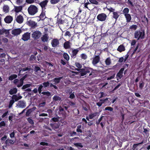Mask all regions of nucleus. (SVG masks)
<instances>
[{
	"label": "nucleus",
	"instance_id": "nucleus-1",
	"mask_svg": "<svg viewBox=\"0 0 150 150\" xmlns=\"http://www.w3.org/2000/svg\"><path fill=\"white\" fill-rule=\"evenodd\" d=\"M77 70L79 71V75L80 76H83L86 75L85 77L92 76L91 77H93L95 76L94 71L96 70L89 67H85L83 68L77 69Z\"/></svg>",
	"mask_w": 150,
	"mask_h": 150
},
{
	"label": "nucleus",
	"instance_id": "nucleus-2",
	"mask_svg": "<svg viewBox=\"0 0 150 150\" xmlns=\"http://www.w3.org/2000/svg\"><path fill=\"white\" fill-rule=\"evenodd\" d=\"M80 49V47L76 49L71 48L68 50V52L70 54L71 58L74 59L76 58V55L78 53Z\"/></svg>",
	"mask_w": 150,
	"mask_h": 150
},
{
	"label": "nucleus",
	"instance_id": "nucleus-3",
	"mask_svg": "<svg viewBox=\"0 0 150 150\" xmlns=\"http://www.w3.org/2000/svg\"><path fill=\"white\" fill-rule=\"evenodd\" d=\"M29 14L31 15H34L38 11V8L35 5H31L28 8Z\"/></svg>",
	"mask_w": 150,
	"mask_h": 150
},
{
	"label": "nucleus",
	"instance_id": "nucleus-4",
	"mask_svg": "<svg viewBox=\"0 0 150 150\" xmlns=\"http://www.w3.org/2000/svg\"><path fill=\"white\" fill-rule=\"evenodd\" d=\"M144 35L145 32L144 31H140L137 30L134 33V38L137 39L138 40L140 39H143Z\"/></svg>",
	"mask_w": 150,
	"mask_h": 150
},
{
	"label": "nucleus",
	"instance_id": "nucleus-5",
	"mask_svg": "<svg viewBox=\"0 0 150 150\" xmlns=\"http://www.w3.org/2000/svg\"><path fill=\"white\" fill-rule=\"evenodd\" d=\"M42 35L41 33L39 31L36 30L33 32L32 34V37L35 40L39 39Z\"/></svg>",
	"mask_w": 150,
	"mask_h": 150
},
{
	"label": "nucleus",
	"instance_id": "nucleus-6",
	"mask_svg": "<svg viewBox=\"0 0 150 150\" xmlns=\"http://www.w3.org/2000/svg\"><path fill=\"white\" fill-rule=\"evenodd\" d=\"M107 17V15L105 13H101L99 14L97 16V18L98 20L103 21H105L106 20Z\"/></svg>",
	"mask_w": 150,
	"mask_h": 150
},
{
	"label": "nucleus",
	"instance_id": "nucleus-7",
	"mask_svg": "<svg viewBox=\"0 0 150 150\" xmlns=\"http://www.w3.org/2000/svg\"><path fill=\"white\" fill-rule=\"evenodd\" d=\"M51 45L53 47H55L59 46V40L57 38H54L52 40Z\"/></svg>",
	"mask_w": 150,
	"mask_h": 150
},
{
	"label": "nucleus",
	"instance_id": "nucleus-8",
	"mask_svg": "<svg viewBox=\"0 0 150 150\" xmlns=\"http://www.w3.org/2000/svg\"><path fill=\"white\" fill-rule=\"evenodd\" d=\"M100 57L99 55H95L93 58L92 63L94 66H95L100 61Z\"/></svg>",
	"mask_w": 150,
	"mask_h": 150
},
{
	"label": "nucleus",
	"instance_id": "nucleus-9",
	"mask_svg": "<svg viewBox=\"0 0 150 150\" xmlns=\"http://www.w3.org/2000/svg\"><path fill=\"white\" fill-rule=\"evenodd\" d=\"M125 69L124 68H121L119 70V72L116 75V77L117 80H118L119 79H121L123 76V71Z\"/></svg>",
	"mask_w": 150,
	"mask_h": 150
},
{
	"label": "nucleus",
	"instance_id": "nucleus-10",
	"mask_svg": "<svg viewBox=\"0 0 150 150\" xmlns=\"http://www.w3.org/2000/svg\"><path fill=\"white\" fill-rule=\"evenodd\" d=\"M28 25L32 28H34L37 26V23L35 21L30 20L27 21Z\"/></svg>",
	"mask_w": 150,
	"mask_h": 150
},
{
	"label": "nucleus",
	"instance_id": "nucleus-11",
	"mask_svg": "<svg viewBox=\"0 0 150 150\" xmlns=\"http://www.w3.org/2000/svg\"><path fill=\"white\" fill-rule=\"evenodd\" d=\"M22 32L20 28H17L13 29L11 33L14 35H19Z\"/></svg>",
	"mask_w": 150,
	"mask_h": 150
},
{
	"label": "nucleus",
	"instance_id": "nucleus-12",
	"mask_svg": "<svg viewBox=\"0 0 150 150\" xmlns=\"http://www.w3.org/2000/svg\"><path fill=\"white\" fill-rule=\"evenodd\" d=\"M48 2V0H45L42 2H41L39 5L42 8V10H45L46 9L45 7L47 6Z\"/></svg>",
	"mask_w": 150,
	"mask_h": 150
},
{
	"label": "nucleus",
	"instance_id": "nucleus-13",
	"mask_svg": "<svg viewBox=\"0 0 150 150\" xmlns=\"http://www.w3.org/2000/svg\"><path fill=\"white\" fill-rule=\"evenodd\" d=\"M30 33L28 32H26L23 35L22 39L23 40L26 41L30 39Z\"/></svg>",
	"mask_w": 150,
	"mask_h": 150
},
{
	"label": "nucleus",
	"instance_id": "nucleus-14",
	"mask_svg": "<svg viewBox=\"0 0 150 150\" xmlns=\"http://www.w3.org/2000/svg\"><path fill=\"white\" fill-rule=\"evenodd\" d=\"M13 17L11 16H7L4 18V20L6 23H10L13 21Z\"/></svg>",
	"mask_w": 150,
	"mask_h": 150
},
{
	"label": "nucleus",
	"instance_id": "nucleus-15",
	"mask_svg": "<svg viewBox=\"0 0 150 150\" xmlns=\"http://www.w3.org/2000/svg\"><path fill=\"white\" fill-rule=\"evenodd\" d=\"M99 113L98 112L91 113L89 114L90 118V119H92L94 117H97L99 116Z\"/></svg>",
	"mask_w": 150,
	"mask_h": 150
},
{
	"label": "nucleus",
	"instance_id": "nucleus-16",
	"mask_svg": "<svg viewBox=\"0 0 150 150\" xmlns=\"http://www.w3.org/2000/svg\"><path fill=\"white\" fill-rule=\"evenodd\" d=\"M45 10H42L40 16L38 17L39 18V21L40 20H43L45 18L46 16H45Z\"/></svg>",
	"mask_w": 150,
	"mask_h": 150
},
{
	"label": "nucleus",
	"instance_id": "nucleus-17",
	"mask_svg": "<svg viewBox=\"0 0 150 150\" xmlns=\"http://www.w3.org/2000/svg\"><path fill=\"white\" fill-rule=\"evenodd\" d=\"M16 20L17 23L21 24L23 22V18L22 16L19 15L17 17Z\"/></svg>",
	"mask_w": 150,
	"mask_h": 150
},
{
	"label": "nucleus",
	"instance_id": "nucleus-18",
	"mask_svg": "<svg viewBox=\"0 0 150 150\" xmlns=\"http://www.w3.org/2000/svg\"><path fill=\"white\" fill-rule=\"evenodd\" d=\"M25 4L24 5L22 6H15L14 7V11L16 13H18L21 12L23 9V7L24 6Z\"/></svg>",
	"mask_w": 150,
	"mask_h": 150
},
{
	"label": "nucleus",
	"instance_id": "nucleus-19",
	"mask_svg": "<svg viewBox=\"0 0 150 150\" xmlns=\"http://www.w3.org/2000/svg\"><path fill=\"white\" fill-rule=\"evenodd\" d=\"M14 143L13 140L9 139V138L5 141V143L7 146H9L11 144H13Z\"/></svg>",
	"mask_w": 150,
	"mask_h": 150
},
{
	"label": "nucleus",
	"instance_id": "nucleus-20",
	"mask_svg": "<svg viewBox=\"0 0 150 150\" xmlns=\"http://www.w3.org/2000/svg\"><path fill=\"white\" fill-rule=\"evenodd\" d=\"M70 42L69 41H66L64 44V47L66 49L71 48Z\"/></svg>",
	"mask_w": 150,
	"mask_h": 150
},
{
	"label": "nucleus",
	"instance_id": "nucleus-21",
	"mask_svg": "<svg viewBox=\"0 0 150 150\" xmlns=\"http://www.w3.org/2000/svg\"><path fill=\"white\" fill-rule=\"evenodd\" d=\"M49 37L47 34H45L43 35L41 38V40L42 42H47L48 39Z\"/></svg>",
	"mask_w": 150,
	"mask_h": 150
},
{
	"label": "nucleus",
	"instance_id": "nucleus-22",
	"mask_svg": "<svg viewBox=\"0 0 150 150\" xmlns=\"http://www.w3.org/2000/svg\"><path fill=\"white\" fill-rule=\"evenodd\" d=\"M125 50V48L123 45H120L117 49V50L120 52H121Z\"/></svg>",
	"mask_w": 150,
	"mask_h": 150
},
{
	"label": "nucleus",
	"instance_id": "nucleus-23",
	"mask_svg": "<svg viewBox=\"0 0 150 150\" xmlns=\"http://www.w3.org/2000/svg\"><path fill=\"white\" fill-rule=\"evenodd\" d=\"M59 126L60 124L59 123L51 124V127L53 129H54L59 128Z\"/></svg>",
	"mask_w": 150,
	"mask_h": 150
},
{
	"label": "nucleus",
	"instance_id": "nucleus-24",
	"mask_svg": "<svg viewBox=\"0 0 150 150\" xmlns=\"http://www.w3.org/2000/svg\"><path fill=\"white\" fill-rule=\"evenodd\" d=\"M17 91V89L16 88H13L9 90V93L11 95H13L16 93Z\"/></svg>",
	"mask_w": 150,
	"mask_h": 150
},
{
	"label": "nucleus",
	"instance_id": "nucleus-25",
	"mask_svg": "<svg viewBox=\"0 0 150 150\" xmlns=\"http://www.w3.org/2000/svg\"><path fill=\"white\" fill-rule=\"evenodd\" d=\"M126 19V22L127 23H129L131 21L132 19L130 14H128L124 15Z\"/></svg>",
	"mask_w": 150,
	"mask_h": 150
},
{
	"label": "nucleus",
	"instance_id": "nucleus-26",
	"mask_svg": "<svg viewBox=\"0 0 150 150\" xmlns=\"http://www.w3.org/2000/svg\"><path fill=\"white\" fill-rule=\"evenodd\" d=\"M143 142L142 141V142L134 144L133 145L132 147V149L133 150H138V149L137 148L138 146L140 144H142L143 143Z\"/></svg>",
	"mask_w": 150,
	"mask_h": 150
},
{
	"label": "nucleus",
	"instance_id": "nucleus-27",
	"mask_svg": "<svg viewBox=\"0 0 150 150\" xmlns=\"http://www.w3.org/2000/svg\"><path fill=\"white\" fill-rule=\"evenodd\" d=\"M18 104L20 107L22 108H24L26 106L25 103L23 100L20 101Z\"/></svg>",
	"mask_w": 150,
	"mask_h": 150
},
{
	"label": "nucleus",
	"instance_id": "nucleus-28",
	"mask_svg": "<svg viewBox=\"0 0 150 150\" xmlns=\"http://www.w3.org/2000/svg\"><path fill=\"white\" fill-rule=\"evenodd\" d=\"M62 78V77H60L59 78H55L53 79V81L56 83H58L60 82V81Z\"/></svg>",
	"mask_w": 150,
	"mask_h": 150
},
{
	"label": "nucleus",
	"instance_id": "nucleus-29",
	"mask_svg": "<svg viewBox=\"0 0 150 150\" xmlns=\"http://www.w3.org/2000/svg\"><path fill=\"white\" fill-rule=\"evenodd\" d=\"M105 63L107 66L110 65L111 63V61L110 57L107 58L105 61Z\"/></svg>",
	"mask_w": 150,
	"mask_h": 150
},
{
	"label": "nucleus",
	"instance_id": "nucleus-30",
	"mask_svg": "<svg viewBox=\"0 0 150 150\" xmlns=\"http://www.w3.org/2000/svg\"><path fill=\"white\" fill-rule=\"evenodd\" d=\"M63 57L67 61H68L69 60V57L68 54L66 52H64L63 54Z\"/></svg>",
	"mask_w": 150,
	"mask_h": 150
},
{
	"label": "nucleus",
	"instance_id": "nucleus-31",
	"mask_svg": "<svg viewBox=\"0 0 150 150\" xmlns=\"http://www.w3.org/2000/svg\"><path fill=\"white\" fill-rule=\"evenodd\" d=\"M119 15L117 12H113V17L117 20L119 17Z\"/></svg>",
	"mask_w": 150,
	"mask_h": 150
},
{
	"label": "nucleus",
	"instance_id": "nucleus-32",
	"mask_svg": "<svg viewBox=\"0 0 150 150\" xmlns=\"http://www.w3.org/2000/svg\"><path fill=\"white\" fill-rule=\"evenodd\" d=\"M41 93L44 95L46 96L47 98L49 97L51 95L50 93L48 91L42 92Z\"/></svg>",
	"mask_w": 150,
	"mask_h": 150
},
{
	"label": "nucleus",
	"instance_id": "nucleus-33",
	"mask_svg": "<svg viewBox=\"0 0 150 150\" xmlns=\"http://www.w3.org/2000/svg\"><path fill=\"white\" fill-rule=\"evenodd\" d=\"M41 84L43 85V87L45 88L48 87L49 86L50 84L48 81L46 82H44Z\"/></svg>",
	"mask_w": 150,
	"mask_h": 150
},
{
	"label": "nucleus",
	"instance_id": "nucleus-34",
	"mask_svg": "<svg viewBox=\"0 0 150 150\" xmlns=\"http://www.w3.org/2000/svg\"><path fill=\"white\" fill-rule=\"evenodd\" d=\"M38 93L39 94H40L42 92H41L42 91V89L43 87V86L42 84H41L40 85H38Z\"/></svg>",
	"mask_w": 150,
	"mask_h": 150
},
{
	"label": "nucleus",
	"instance_id": "nucleus-35",
	"mask_svg": "<svg viewBox=\"0 0 150 150\" xmlns=\"http://www.w3.org/2000/svg\"><path fill=\"white\" fill-rule=\"evenodd\" d=\"M65 112V111L64 108L61 107H60L59 108V110L58 113L59 114H64Z\"/></svg>",
	"mask_w": 150,
	"mask_h": 150
},
{
	"label": "nucleus",
	"instance_id": "nucleus-36",
	"mask_svg": "<svg viewBox=\"0 0 150 150\" xmlns=\"http://www.w3.org/2000/svg\"><path fill=\"white\" fill-rule=\"evenodd\" d=\"M143 132L146 134V136H149L150 129L149 128H144Z\"/></svg>",
	"mask_w": 150,
	"mask_h": 150
},
{
	"label": "nucleus",
	"instance_id": "nucleus-37",
	"mask_svg": "<svg viewBox=\"0 0 150 150\" xmlns=\"http://www.w3.org/2000/svg\"><path fill=\"white\" fill-rule=\"evenodd\" d=\"M17 77V75L16 74H13L11 75L9 77L8 79L10 80H12L15 79Z\"/></svg>",
	"mask_w": 150,
	"mask_h": 150
},
{
	"label": "nucleus",
	"instance_id": "nucleus-38",
	"mask_svg": "<svg viewBox=\"0 0 150 150\" xmlns=\"http://www.w3.org/2000/svg\"><path fill=\"white\" fill-rule=\"evenodd\" d=\"M3 11L6 13H8L9 11V7L7 5H5L4 6Z\"/></svg>",
	"mask_w": 150,
	"mask_h": 150
},
{
	"label": "nucleus",
	"instance_id": "nucleus-39",
	"mask_svg": "<svg viewBox=\"0 0 150 150\" xmlns=\"http://www.w3.org/2000/svg\"><path fill=\"white\" fill-rule=\"evenodd\" d=\"M53 100L55 101H60L61 100V98L58 96L55 95L53 98Z\"/></svg>",
	"mask_w": 150,
	"mask_h": 150
},
{
	"label": "nucleus",
	"instance_id": "nucleus-40",
	"mask_svg": "<svg viewBox=\"0 0 150 150\" xmlns=\"http://www.w3.org/2000/svg\"><path fill=\"white\" fill-rule=\"evenodd\" d=\"M82 127L81 125H79L77 126L76 129V132H78L82 133V130L81 129Z\"/></svg>",
	"mask_w": 150,
	"mask_h": 150
},
{
	"label": "nucleus",
	"instance_id": "nucleus-41",
	"mask_svg": "<svg viewBox=\"0 0 150 150\" xmlns=\"http://www.w3.org/2000/svg\"><path fill=\"white\" fill-rule=\"evenodd\" d=\"M19 97L16 95H14L12 97V100H15V101H17L20 99V98H18Z\"/></svg>",
	"mask_w": 150,
	"mask_h": 150
},
{
	"label": "nucleus",
	"instance_id": "nucleus-42",
	"mask_svg": "<svg viewBox=\"0 0 150 150\" xmlns=\"http://www.w3.org/2000/svg\"><path fill=\"white\" fill-rule=\"evenodd\" d=\"M129 10L128 8H126L124 9V10L122 11V12L125 15V14H128V13L129 12Z\"/></svg>",
	"mask_w": 150,
	"mask_h": 150
},
{
	"label": "nucleus",
	"instance_id": "nucleus-43",
	"mask_svg": "<svg viewBox=\"0 0 150 150\" xmlns=\"http://www.w3.org/2000/svg\"><path fill=\"white\" fill-rule=\"evenodd\" d=\"M24 1V0H16V3L18 5L22 4Z\"/></svg>",
	"mask_w": 150,
	"mask_h": 150
},
{
	"label": "nucleus",
	"instance_id": "nucleus-44",
	"mask_svg": "<svg viewBox=\"0 0 150 150\" xmlns=\"http://www.w3.org/2000/svg\"><path fill=\"white\" fill-rule=\"evenodd\" d=\"M32 86L31 84H26L25 85H24L22 87V89H24L30 87Z\"/></svg>",
	"mask_w": 150,
	"mask_h": 150
},
{
	"label": "nucleus",
	"instance_id": "nucleus-45",
	"mask_svg": "<svg viewBox=\"0 0 150 150\" xmlns=\"http://www.w3.org/2000/svg\"><path fill=\"white\" fill-rule=\"evenodd\" d=\"M80 57L81 59L84 60L86 59L87 58V56L84 53H82L80 55Z\"/></svg>",
	"mask_w": 150,
	"mask_h": 150
},
{
	"label": "nucleus",
	"instance_id": "nucleus-46",
	"mask_svg": "<svg viewBox=\"0 0 150 150\" xmlns=\"http://www.w3.org/2000/svg\"><path fill=\"white\" fill-rule=\"evenodd\" d=\"M14 102L15 101L13 100H10L8 105V108H10L12 107Z\"/></svg>",
	"mask_w": 150,
	"mask_h": 150
},
{
	"label": "nucleus",
	"instance_id": "nucleus-47",
	"mask_svg": "<svg viewBox=\"0 0 150 150\" xmlns=\"http://www.w3.org/2000/svg\"><path fill=\"white\" fill-rule=\"evenodd\" d=\"M6 125V123L4 121H2L0 122V128L5 127Z\"/></svg>",
	"mask_w": 150,
	"mask_h": 150
},
{
	"label": "nucleus",
	"instance_id": "nucleus-48",
	"mask_svg": "<svg viewBox=\"0 0 150 150\" xmlns=\"http://www.w3.org/2000/svg\"><path fill=\"white\" fill-rule=\"evenodd\" d=\"M104 110H108L110 111H112L113 110V108L111 107H107L105 108Z\"/></svg>",
	"mask_w": 150,
	"mask_h": 150
},
{
	"label": "nucleus",
	"instance_id": "nucleus-49",
	"mask_svg": "<svg viewBox=\"0 0 150 150\" xmlns=\"http://www.w3.org/2000/svg\"><path fill=\"white\" fill-rule=\"evenodd\" d=\"M36 0H26L25 2L28 4H31L34 3Z\"/></svg>",
	"mask_w": 150,
	"mask_h": 150
},
{
	"label": "nucleus",
	"instance_id": "nucleus-50",
	"mask_svg": "<svg viewBox=\"0 0 150 150\" xmlns=\"http://www.w3.org/2000/svg\"><path fill=\"white\" fill-rule=\"evenodd\" d=\"M75 65L76 67L80 69H81V68L82 67L81 64L79 62H76L75 64Z\"/></svg>",
	"mask_w": 150,
	"mask_h": 150
},
{
	"label": "nucleus",
	"instance_id": "nucleus-51",
	"mask_svg": "<svg viewBox=\"0 0 150 150\" xmlns=\"http://www.w3.org/2000/svg\"><path fill=\"white\" fill-rule=\"evenodd\" d=\"M89 1L92 4L98 5V2L96 0H89Z\"/></svg>",
	"mask_w": 150,
	"mask_h": 150
},
{
	"label": "nucleus",
	"instance_id": "nucleus-52",
	"mask_svg": "<svg viewBox=\"0 0 150 150\" xmlns=\"http://www.w3.org/2000/svg\"><path fill=\"white\" fill-rule=\"evenodd\" d=\"M64 23V21L62 19V18H60L58 20V23L59 24H63Z\"/></svg>",
	"mask_w": 150,
	"mask_h": 150
},
{
	"label": "nucleus",
	"instance_id": "nucleus-53",
	"mask_svg": "<svg viewBox=\"0 0 150 150\" xmlns=\"http://www.w3.org/2000/svg\"><path fill=\"white\" fill-rule=\"evenodd\" d=\"M108 98H106L104 99H100L99 100V101H100L102 104L104 103L105 102H106L107 101H108Z\"/></svg>",
	"mask_w": 150,
	"mask_h": 150
},
{
	"label": "nucleus",
	"instance_id": "nucleus-54",
	"mask_svg": "<svg viewBox=\"0 0 150 150\" xmlns=\"http://www.w3.org/2000/svg\"><path fill=\"white\" fill-rule=\"evenodd\" d=\"M74 145L77 147H80L81 148L83 147V146L82 145V144L80 143H76L74 144Z\"/></svg>",
	"mask_w": 150,
	"mask_h": 150
},
{
	"label": "nucleus",
	"instance_id": "nucleus-55",
	"mask_svg": "<svg viewBox=\"0 0 150 150\" xmlns=\"http://www.w3.org/2000/svg\"><path fill=\"white\" fill-rule=\"evenodd\" d=\"M30 68H28V67L24 68H23L22 69L20 70L19 72H21V71H29L30 70Z\"/></svg>",
	"mask_w": 150,
	"mask_h": 150
},
{
	"label": "nucleus",
	"instance_id": "nucleus-56",
	"mask_svg": "<svg viewBox=\"0 0 150 150\" xmlns=\"http://www.w3.org/2000/svg\"><path fill=\"white\" fill-rule=\"evenodd\" d=\"M137 28V26L136 25H132L130 27V29H133L134 30H136Z\"/></svg>",
	"mask_w": 150,
	"mask_h": 150
},
{
	"label": "nucleus",
	"instance_id": "nucleus-57",
	"mask_svg": "<svg viewBox=\"0 0 150 150\" xmlns=\"http://www.w3.org/2000/svg\"><path fill=\"white\" fill-rule=\"evenodd\" d=\"M59 1V0H51L50 2L51 4H55L58 3Z\"/></svg>",
	"mask_w": 150,
	"mask_h": 150
},
{
	"label": "nucleus",
	"instance_id": "nucleus-58",
	"mask_svg": "<svg viewBox=\"0 0 150 150\" xmlns=\"http://www.w3.org/2000/svg\"><path fill=\"white\" fill-rule=\"evenodd\" d=\"M127 3L129 5H130L132 7L134 6V4L130 0H128Z\"/></svg>",
	"mask_w": 150,
	"mask_h": 150
},
{
	"label": "nucleus",
	"instance_id": "nucleus-59",
	"mask_svg": "<svg viewBox=\"0 0 150 150\" xmlns=\"http://www.w3.org/2000/svg\"><path fill=\"white\" fill-rule=\"evenodd\" d=\"M64 35L65 36H68L69 37H70L71 36V33L69 31H67L65 32Z\"/></svg>",
	"mask_w": 150,
	"mask_h": 150
},
{
	"label": "nucleus",
	"instance_id": "nucleus-60",
	"mask_svg": "<svg viewBox=\"0 0 150 150\" xmlns=\"http://www.w3.org/2000/svg\"><path fill=\"white\" fill-rule=\"evenodd\" d=\"M28 122L31 125H33L34 124L33 120L31 118H28Z\"/></svg>",
	"mask_w": 150,
	"mask_h": 150
},
{
	"label": "nucleus",
	"instance_id": "nucleus-61",
	"mask_svg": "<svg viewBox=\"0 0 150 150\" xmlns=\"http://www.w3.org/2000/svg\"><path fill=\"white\" fill-rule=\"evenodd\" d=\"M35 72H37L38 71H41V69L38 66H35Z\"/></svg>",
	"mask_w": 150,
	"mask_h": 150
},
{
	"label": "nucleus",
	"instance_id": "nucleus-62",
	"mask_svg": "<svg viewBox=\"0 0 150 150\" xmlns=\"http://www.w3.org/2000/svg\"><path fill=\"white\" fill-rule=\"evenodd\" d=\"M23 82L20 80V83L18 84H17V87H20L23 86Z\"/></svg>",
	"mask_w": 150,
	"mask_h": 150
},
{
	"label": "nucleus",
	"instance_id": "nucleus-63",
	"mask_svg": "<svg viewBox=\"0 0 150 150\" xmlns=\"http://www.w3.org/2000/svg\"><path fill=\"white\" fill-rule=\"evenodd\" d=\"M59 118L58 117H54L52 118L51 120L54 122H57L59 121Z\"/></svg>",
	"mask_w": 150,
	"mask_h": 150
},
{
	"label": "nucleus",
	"instance_id": "nucleus-64",
	"mask_svg": "<svg viewBox=\"0 0 150 150\" xmlns=\"http://www.w3.org/2000/svg\"><path fill=\"white\" fill-rule=\"evenodd\" d=\"M65 92L67 93H69L70 94L71 93L72 91L70 88H67L65 90Z\"/></svg>",
	"mask_w": 150,
	"mask_h": 150
}]
</instances>
